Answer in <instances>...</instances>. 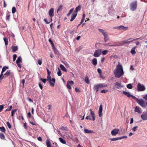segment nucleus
Returning a JSON list of instances; mask_svg holds the SVG:
<instances>
[{
    "label": "nucleus",
    "instance_id": "obj_34",
    "mask_svg": "<svg viewBox=\"0 0 147 147\" xmlns=\"http://www.w3.org/2000/svg\"><path fill=\"white\" fill-rule=\"evenodd\" d=\"M17 111V109H13L12 110L11 115V116H13L14 115L15 113Z\"/></svg>",
    "mask_w": 147,
    "mask_h": 147
},
{
    "label": "nucleus",
    "instance_id": "obj_46",
    "mask_svg": "<svg viewBox=\"0 0 147 147\" xmlns=\"http://www.w3.org/2000/svg\"><path fill=\"white\" fill-rule=\"evenodd\" d=\"M40 80L44 83H45L46 82V80H47L46 79H42V78H40Z\"/></svg>",
    "mask_w": 147,
    "mask_h": 147
},
{
    "label": "nucleus",
    "instance_id": "obj_41",
    "mask_svg": "<svg viewBox=\"0 0 147 147\" xmlns=\"http://www.w3.org/2000/svg\"><path fill=\"white\" fill-rule=\"evenodd\" d=\"M16 7H13L12 9V13H14L16 11Z\"/></svg>",
    "mask_w": 147,
    "mask_h": 147
},
{
    "label": "nucleus",
    "instance_id": "obj_56",
    "mask_svg": "<svg viewBox=\"0 0 147 147\" xmlns=\"http://www.w3.org/2000/svg\"><path fill=\"white\" fill-rule=\"evenodd\" d=\"M86 119H90V120H92V119L91 118V117L90 116H87L86 118Z\"/></svg>",
    "mask_w": 147,
    "mask_h": 147
},
{
    "label": "nucleus",
    "instance_id": "obj_49",
    "mask_svg": "<svg viewBox=\"0 0 147 147\" xmlns=\"http://www.w3.org/2000/svg\"><path fill=\"white\" fill-rule=\"evenodd\" d=\"M107 50H105L102 51V53L103 55H105L108 52Z\"/></svg>",
    "mask_w": 147,
    "mask_h": 147
},
{
    "label": "nucleus",
    "instance_id": "obj_5",
    "mask_svg": "<svg viewBox=\"0 0 147 147\" xmlns=\"http://www.w3.org/2000/svg\"><path fill=\"white\" fill-rule=\"evenodd\" d=\"M113 28L114 29H117L119 30L125 31L128 29V27H124L123 26L120 25L119 26L114 27Z\"/></svg>",
    "mask_w": 147,
    "mask_h": 147
},
{
    "label": "nucleus",
    "instance_id": "obj_35",
    "mask_svg": "<svg viewBox=\"0 0 147 147\" xmlns=\"http://www.w3.org/2000/svg\"><path fill=\"white\" fill-rule=\"evenodd\" d=\"M84 80L85 82L87 84H88L89 83V80L88 78V77L86 76Z\"/></svg>",
    "mask_w": 147,
    "mask_h": 147
},
{
    "label": "nucleus",
    "instance_id": "obj_20",
    "mask_svg": "<svg viewBox=\"0 0 147 147\" xmlns=\"http://www.w3.org/2000/svg\"><path fill=\"white\" fill-rule=\"evenodd\" d=\"M98 30L102 34L103 36H104L108 33L102 29L99 28L98 29Z\"/></svg>",
    "mask_w": 147,
    "mask_h": 147
},
{
    "label": "nucleus",
    "instance_id": "obj_9",
    "mask_svg": "<svg viewBox=\"0 0 147 147\" xmlns=\"http://www.w3.org/2000/svg\"><path fill=\"white\" fill-rule=\"evenodd\" d=\"M49 84L52 87H54L55 83V78H52L51 80L48 81Z\"/></svg>",
    "mask_w": 147,
    "mask_h": 147
},
{
    "label": "nucleus",
    "instance_id": "obj_40",
    "mask_svg": "<svg viewBox=\"0 0 147 147\" xmlns=\"http://www.w3.org/2000/svg\"><path fill=\"white\" fill-rule=\"evenodd\" d=\"M127 87L128 88L131 89L132 88L133 86L131 84H129L127 85Z\"/></svg>",
    "mask_w": 147,
    "mask_h": 147
},
{
    "label": "nucleus",
    "instance_id": "obj_53",
    "mask_svg": "<svg viewBox=\"0 0 147 147\" xmlns=\"http://www.w3.org/2000/svg\"><path fill=\"white\" fill-rule=\"evenodd\" d=\"M38 85H39V86L40 88V89L41 90H42V88H43V86H42V85L41 84L40 82H39V83H38Z\"/></svg>",
    "mask_w": 147,
    "mask_h": 147
},
{
    "label": "nucleus",
    "instance_id": "obj_16",
    "mask_svg": "<svg viewBox=\"0 0 147 147\" xmlns=\"http://www.w3.org/2000/svg\"><path fill=\"white\" fill-rule=\"evenodd\" d=\"M77 15V14L74 12V13L72 14V15H71V18L70 21L71 22H72V21H73L74 20V19L75 18Z\"/></svg>",
    "mask_w": 147,
    "mask_h": 147
},
{
    "label": "nucleus",
    "instance_id": "obj_50",
    "mask_svg": "<svg viewBox=\"0 0 147 147\" xmlns=\"http://www.w3.org/2000/svg\"><path fill=\"white\" fill-rule=\"evenodd\" d=\"M61 74L62 73L61 71L59 69V71L57 72L58 75L59 76H61Z\"/></svg>",
    "mask_w": 147,
    "mask_h": 147
},
{
    "label": "nucleus",
    "instance_id": "obj_58",
    "mask_svg": "<svg viewBox=\"0 0 147 147\" xmlns=\"http://www.w3.org/2000/svg\"><path fill=\"white\" fill-rule=\"evenodd\" d=\"M62 5H60L59 8L58 9L57 12H58L59 11H60L62 9Z\"/></svg>",
    "mask_w": 147,
    "mask_h": 147
},
{
    "label": "nucleus",
    "instance_id": "obj_21",
    "mask_svg": "<svg viewBox=\"0 0 147 147\" xmlns=\"http://www.w3.org/2000/svg\"><path fill=\"white\" fill-rule=\"evenodd\" d=\"M123 94L127 96L128 97H130L131 95L130 94V93L129 92H127L125 91H123Z\"/></svg>",
    "mask_w": 147,
    "mask_h": 147
},
{
    "label": "nucleus",
    "instance_id": "obj_19",
    "mask_svg": "<svg viewBox=\"0 0 147 147\" xmlns=\"http://www.w3.org/2000/svg\"><path fill=\"white\" fill-rule=\"evenodd\" d=\"M98 30L102 34L103 36H104L108 33L102 29L99 28L98 29Z\"/></svg>",
    "mask_w": 147,
    "mask_h": 147
},
{
    "label": "nucleus",
    "instance_id": "obj_3",
    "mask_svg": "<svg viewBox=\"0 0 147 147\" xmlns=\"http://www.w3.org/2000/svg\"><path fill=\"white\" fill-rule=\"evenodd\" d=\"M137 102L142 107L145 108L147 107V102L142 98L139 99Z\"/></svg>",
    "mask_w": 147,
    "mask_h": 147
},
{
    "label": "nucleus",
    "instance_id": "obj_10",
    "mask_svg": "<svg viewBox=\"0 0 147 147\" xmlns=\"http://www.w3.org/2000/svg\"><path fill=\"white\" fill-rule=\"evenodd\" d=\"M48 13L50 17H53L54 15V8H51L49 10Z\"/></svg>",
    "mask_w": 147,
    "mask_h": 147
},
{
    "label": "nucleus",
    "instance_id": "obj_45",
    "mask_svg": "<svg viewBox=\"0 0 147 147\" xmlns=\"http://www.w3.org/2000/svg\"><path fill=\"white\" fill-rule=\"evenodd\" d=\"M115 45V47L121 46L123 45V43L122 42H120L119 44H116Z\"/></svg>",
    "mask_w": 147,
    "mask_h": 147
},
{
    "label": "nucleus",
    "instance_id": "obj_2",
    "mask_svg": "<svg viewBox=\"0 0 147 147\" xmlns=\"http://www.w3.org/2000/svg\"><path fill=\"white\" fill-rule=\"evenodd\" d=\"M107 84H94V86L93 89L94 90L97 92L100 88H101L104 87H107Z\"/></svg>",
    "mask_w": 147,
    "mask_h": 147
},
{
    "label": "nucleus",
    "instance_id": "obj_30",
    "mask_svg": "<svg viewBox=\"0 0 147 147\" xmlns=\"http://www.w3.org/2000/svg\"><path fill=\"white\" fill-rule=\"evenodd\" d=\"M22 62V58L21 57H19L16 61V63Z\"/></svg>",
    "mask_w": 147,
    "mask_h": 147
},
{
    "label": "nucleus",
    "instance_id": "obj_55",
    "mask_svg": "<svg viewBox=\"0 0 147 147\" xmlns=\"http://www.w3.org/2000/svg\"><path fill=\"white\" fill-rule=\"evenodd\" d=\"M108 91V90H103L101 91V93H105Z\"/></svg>",
    "mask_w": 147,
    "mask_h": 147
},
{
    "label": "nucleus",
    "instance_id": "obj_60",
    "mask_svg": "<svg viewBox=\"0 0 147 147\" xmlns=\"http://www.w3.org/2000/svg\"><path fill=\"white\" fill-rule=\"evenodd\" d=\"M138 128V126H135L133 128H132V130L134 131H136V129Z\"/></svg>",
    "mask_w": 147,
    "mask_h": 147
},
{
    "label": "nucleus",
    "instance_id": "obj_28",
    "mask_svg": "<svg viewBox=\"0 0 147 147\" xmlns=\"http://www.w3.org/2000/svg\"><path fill=\"white\" fill-rule=\"evenodd\" d=\"M90 115H92V120L93 121H94L95 119V113H94V111H92L90 112Z\"/></svg>",
    "mask_w": 147,
    "mask_h": 147
},
{
    "label": "nucleus",
    "instance_id": "obj_48",
    "mask_svg": "<svg viewBox=\"0 0 147 147\" xmlns=\"http://www.w3.org/2000/svg\"><path fill=\"white\" fill-rule=\"evenodd\" d=\"M49 41L50 42L52 45V47H54V44L53 43V42H52V40L51 39H49Z\"/></svg>",
    "mask_w": 147,
    "mask_h": 147
},
{
    "label": "nucleus",
    "instance_id": "obj_12",
    "mask_svg": "<svg viewBox=\"0 0 147 147\" xmlns=\"http://www.w3.org/2000/svg\"><path fill=\"white\" fill-rule=\"evenodd\" d=\"M119 131V129H113L111 132V134L112 136H115L118 134Z\"/></svg>",
    "mask_w": 147,
    "mask_h": 147
},
{
    "label": "nucleus",
    "instance_id": "obj_4",
    "mask_svg": "<svg viewBox=\"0 0 147 147\" xmlns=\"http://www.w3.org/2000/svg\"><path fill=\"white\" fill-rule=\"evenodd\" d=\"M137 6V3L136 1L133 2L131 3L130 5V9L131 10L134 11L136 9Z\"/></svg>",
    "mask_w": 147,
    "mask_h": 147
},
{
    "label": "nucleus",
    "instance_id": "obj_1",
    "mask_svg": "<svg viewBox=\"0 0 147 147\" xmlns=\"http://www.w3.org/2000/svg\"><path fill=\"white\" fill-rule=\"evenodd\" d=\"M115 77L119 78L124 74L123 67L119 63L117 65L115 69L113 71Z\"/></svg>",
    "mask_w": 147,
    "mask_h": 147
},
{
    "label": "nucleus",
    "instance_id": "obj_32",
    "mask_svg": "<svg viewBox=\"0 0 147 147\" xmlns=\"http://www.w3.org/2000/svg\"><path fill=\"white\" fill-rule=\"evenodd\" d=\"M59 140L60 142L63 144H65L66 142L62 138H59Z\"/></svg>",
    "mask_w": 147,
    "mask_h": 147
},
{
    "label": "nucleus",
    "instance_id": "obj_44",
    "mask_svg": "<svg viewBox=\"0 0 147 147\" xmlns=\"http://www.w3.org/2000/svg\"><path fill=\"white\" fill-rule=\"evenodd\" d=\"M131 97L133 99L135 100H136L137 102H138V101L139 100V99H138V98H136V97H135V96H134L132 95H131Z\"/></svg>",
    "mask_w": 147,
    "mask_h": 147
},
{
    "label": "nucleus",
    "instance_id": "obj_22",
    "mask_svg": "<svg viewBox=\"0 0 147 147\" xmlns=\"http://www.w3.org/2000/svg\"><path fill=\"white\" fill-rule=\"evenodd\" d=\"M104 36V41L105 42H106L109 39L108 33Z\"/></svg>",
    "mask_w": 147,
    "mask_h": 147
},
{
    "label": "nucleus",
    "instance_id": "obj_26",
    "mask_svg": "<svg viewBox=\"0 0 147 147\" xmlns=\"http://www.w3.org/2000/svg\"><path fill=\"white\" fill-rule=\"evenodd\" d=\"M8 69V67L6 66L3 67L2 68L1 73L3 74V72L5 71L7 69Z\"/></svg>",
    "mask_w": 147,
    "mask_h": 147
},
{
    "label": "nucleus",
    "instance_id": "obj_11",
    "mask_svg": "<svg viewBox=\"0 0 147 147\" xmlns=\"http://www.w3.org/2000/svg\"><path fill=\"white\" fill-rule=\"evenodd\" d=\"M141 118L143 120H147V113L144 112L141 116Z\"/></svg>",
    "mask_w": 147,
    "mask_h": 147
},
{
    "label": "nucleus",
    "instance_id": "obj_52",
    "mask_svg": "<svg viewBox=\"0 0 147 147\" xmlns=\"http://www.w3.org/2000/svg\"><path fill=\"white\" fill-rule=\"evenodd\" d=\"M67 83H68V84H69L72 85H73L74 84V82L73 81H68L67 82Z\"/></svg>",
    "mask_w": 147,
    "mask_h": 147
},
{
    "label": "nucleus",
    "instance_id": "obj_17",
    "mask_svg": "<svg viewBox=\"0 0 147 147\" xmlns=\"http://www.w3.org/2000/svg\"><path fill=\"white\" fill-rule=\"evenodd\" d=\"M81 6L80 5L77 7L76 8V10L74 11V12L77 14L78 11L81 10Z\"/></svg>",
    "mask_w": 147,
    "mask_h": 147
},
{
    "label": "nucleus",
    "instance_id": "obj_64",
    "mask_svg": "<svg viewBox=\"0 0 147 147\" xmlns=\"http://www.w3.org/2000/svg\"><path fill=\"white\" fill-rule=\"evenodd\" d=\"M143 98L145 99V100L147 101V94L144 95L143 97Z\"/></svg>",
    "mask_w": 147,
    "mask_h": 147
},
{
    "label": "nucleus",
    "instance_id": "obj_37",
    "mask_svg": "<svg viewBox=\"0 0 147 147\" xmlns=\"http://www.w3.org/2000/svg\"><path fill=\"white\" fill-rule=\"evenodd\" d=\"M0 131L4 133L5 131V130L4 127L3 126L1 127H0Z\"/></svg>",
    "mask_w": 147,
    "mask_h": 147
},
{
    "label": "nucleus",
    "instance_id": "obj_43",
    "mask_svg": "<svg viewBox=\"0 0 147 147\" xmlns=\"http://www.w3.org/2000/svg\"><path fill=\"white\" fill-rule=\"evenodd\" d=\"M0 138L1 139H5L4 135L3 134H0Z\"/></svg>",
    "mask_w": 147,
    "mask_h": 147
},
{
    "label": "nucleus",
    "instance_id": "obj_25",
    "mask_svg": "<svg viewBox=\"0 0 147 147\" xmlns=\"http://www.w3.org/2000/svg\"><path fill=\"white\" fill-rule=\"evenodd\" d=\"M136 48V47H134L132 48L131 49V53L133 55H135L136 53V51H135V49Z\"/></svg>",
    "mask_w": 147,
    "mask_h": 147
},
{
    "label": "nucleus",
    "instance_id": "obj_13",
    "mask_svg": "<svg viewBox=\"0 0 147 147\" xmlns=\"http://www.w3.org/2000/svg\"><path fill=\"white\" fill-rule=\"evenodd\" d=\"M102 105H100L99 107L98 114L99 116L100 117H101L102 115Z\"/></svg>",
    "mask_w": 147,
    "mask_h": 147
},
{
    "label": "nucleus",
    "instance_id": "obj_8",
    "mask_svg": "<svg viewBox=\"0 0 147 147\" xmlns=\"http://www.w3.org/2000/svg\"><path fill=\"white\" fill-rule=\"evenodd\" d=\"M101 50H96L95 51L93 55L95 57H98L100 56L101 54Z\"/></svg>",
    "mask_w": 147,
    "mask_h": 147
},
{
    "label": "nucleus",
    "instance_id": "obj_6",
    "mask_svg": "<svg viewBox=\"0 0 147 147\" xmlns=\"http://www.w3.org/2000/svg\"><path fill=\"white\" fill-rule=\"evenodd\" d=\"M137 88L138 91H142L145 90V87L143 84H141L140 83L138 84L137 86Z\"/></svg>",
    "mask_w": 147,
    "mask_h": 147
},
{
    "label": "nucleus",
    "instance_id": "obj_62",
    "mask_svg": "<svg viewBox=\"0 0 147 147\" xmlns=\"http://www.w3.org/2000/svg\"><path fill=\"white\" fill-rule=\"evenodd\" d=\"M98 72L100 74H101L102 73V71L100 68H98L97 69Z\"/></svg>",
    "mask_w": 147,
    "mask_h": 147
},
{
    "label": "nucleus",
    "instance_id": "obj_27",
    "mask_svg": "<svg viewBox=\"0 0 147 147\" xmlns=\"http://www.w3.org/2000/svg\"><path fill=\"white\" fill-rule=\"evenodd\" d=\"M60 67L63 71L67 72V71L66 69L63 65L61 64L60 65Z\"/></svg>",
    "mask_w": 147,
    "mask_h": 147
},
{
    "label": "nucleus",
    "instance_id": "obj_63",
    "mask_svg": "<svg viewBox=\"0 0 147 147\" xmlns=\"http://www.w3.org/2000/svg\"><path fill=\"white\" fill-rule=\"evenodd\" d=\"M75 91L76 92H80V90L78 88H75Z\"/></svg>",
    "mask_w": 147,
    "mask_h": 147
},
{
    "label": "nucleus",
    "instance_id": "obj_29",
    "mask_svg": "<svg viewBox=\"0 0 147 147\" xmlns=\"http://www.w3.org/2000/svg\"><path fill=\"white\" fill-rule=\"evenodd\" d=\"M46 144L47 147H51V142L49 139H47L46 141Z\"/></svg>",
    "mask_w": 147,
    "mask_h": 147
},
{
    "label": "nucleus",
    "instance_id": "obj_54",
    "mask_svg": "<svg viewBox=\"0 0 147 147\" xmlns=\"http://www.w3.org/2000/svg\"><path fill=\"white\" fill-rule=\"evenodd\" d=\"M3 74L1 73L0 75V81H1L3 78Z\"/></svg>",
    "mask_w": 147,
    "mask_h": 147
},
{
    "label": "nucleus",
    "instance_id": "obj_59",
    "mask_svg": "<svg viewBox=\"0 0 147 147\" xmlns=\"http://www.w3.org/2000/svg\"><path fill=\"white\" fill-rule=\"evenodd\" d=\"M67 88H68L69 89H71V86L69 84H68V83H67Z\"/></svg>",
    "mask_w": 147,
    "mask_h": 147
},
{
    "label": "nucleus",
    "instance_id": "obj_42",
    "mask_svg": "<svg viewBox=\"0 0 147 147\" xmlns=\"http://www.w3.org/2000/svg\"><path fill=\"white\" fill-rule=\"evenodd\" d=\"M9 12L7 11V12L6 17V19L7 20H9Z\"/></svg>",
    "mask_w": 147,
    "mask_h": 147
},
{
    "label": "nucleus",
    "instance_id": "obj_61",
    "mask_svg": "<svg viewBox=\"0 0 147 147\" xmlns=\"http://www.w3.org/2000/svg\"><path fill=\"white\" fill-rule=\"evenodd\" d=\"M9 75V71L7 70V71L4 74V76H8Z\"/></svg>",
    "mask_w": 147,
    "mask_h": 147
},
{
    "label": "nucleus",
    "instance_id": "obj_14",
    "mask_svg": "<svg viewBox=\"0 0 147 147\" xmlns=\"http://www.w3.org/2000/svg\"><path fill=\"white\" fill-rule=\"evenodd\" d=\"M84 132L85 134L87 133H94V132L93 130H88L87 129L85 128L84 129Z\"/></svg>",
    "mask_w": 147,
    "mask_h": 147
},
{
    "label": "nucleus",
    "instance_id": "obj_15",
    "mask_svg": "<svg viewBox=\"0 0 147 147\" xmlns=\"http://www.w3.org/2000/svg\"><path fill=\"white\" fill-rule=\"evenodd\" d=\"M131 39V38H129V39H128L127 40H124L122 41V42L123 43V45L124 44H129L130 43L132 42V40L129 41H128V40H130V39Z\"/></svg>",
    "mask_w": 147,
    "mask_h": 147
},
{
    "label": "nucleus",
    "instance_id": "obj_18",
    "mask_svg": "<svg viewBox=\"0 0 147 147\" xmlns=\"http://www.w3.org/2000/svg\"><path fill=\"white\" fill-rule=\"evenodd\" d=\"M141 109L140 108H139V107H136L135 108V112H137L138 113H141Z\"/></svg>",
    "mask_w": 147,
    "mask_h": 147
},
{
    "label": "nucleus",
    "instance_id": "obj_36",
    "mask_svg": "<svg viewBox=\"0 0 147 147\" xmlns=\"http://www.w3.org/2000/svg\"><path fill=\"white\" fill-rule=\"evenodd\" d=\"M52 48L54 50L55 53L56 54H57L59 53V52L57 50L55 47V46H54V47H53Z\"/></svg>",
    "mask_w": 147,
    "mask_h": 147
},
{
    "label": "nucleus",
    "instance_id": "obj_31",
    "mask_svg": "<svg viewBox=\"0 0 147 147\" xmlns=\"http://www.w3.org/2000/svg\"><path fill=\"white\" fill-rule=\"evenodd\" d=\"M3 40L5 42V44L6 45H7L8 44V40L7 38L6 37H4L3 38Z\"/></svg>",
    "mask_w": 147,
    "mask_h": 147
},
{
    "label": "nucleus",
    "instance_id": "obj_57",
    "mask_svg": "<svg viewBox=\"0 0 147 147\" xmlns=\"http://www.w3.org/2000/svg\"><path fill=\"white\" fill-rule=\"evenodd\" d=\"M105 45L106 46H108L109 47H115V45H109V43H107L105 44Z\"/></svg>",
    "mask_w": 147,
    "mask_h": 147
},
{
    "label": "nucleus",
    "instance_id": "obj_51",
    "mask_svg": "<svg viewBox=\"0 0 147 147\" xmlns=\"http://www.w3.org/2000/svg\"><path fill=\"white\" fill-rule=\"evenodd\" d=\"M17 57V55L16 54H14L13 55V61H15Z\"/></svg>",
    "mask_w": 147,
    "mask_h": 147
},
{
    "label": "nucleus",
    "instance_id": "obj_33",
    "mask_svg": "<svg viewBox=\"0 0 147 147\" xmlns=\"http://www.w3.org/2000/svg\"><path fill=\"white\" fill-rule=\"evenodd\" d=\"M74 9V8H72L70 10L69 12L67 14V16H68V17L73 12Z\"/></svg>",
    "mask_w": 147,
    "mask_h": 147
},
{
    "label": "nucleus",
    "instance_id": "obj_24",
    "mask_svg": "<svg viewBox=\"0 0 147 147\" xmlns=\"http://www.w3.org/2000/svg\"><path fill=\"white\" fill-rule=\"evenodd\" d=\"M92 63L94 65H97V62L96 59L94 58L92 59Z\"/></svg>",
    "mask_w": 147,
    "mask_h": 147
},
{
    "label": "nucleus",
    "instance_id": "obj_7",
    "mask_svg": "<svg viewBox=\"0 0 147 147\" xmlns=\"http://www.w3.org/2000/svg\"><path fill=\"white\" fill-rule=\"evenodd\" d=\"M114 89L117 88L119 89L123 87L122 86H121V84L119 83L118 82H117L115 83L114 84Z\"/></svg>",
    "mask_w": 147,
    "mask_h": 147
},
{
    "label": "nucleus",
    "instance_id": "obj_23",
    "mask_svg": "<svg viewBox=\"0 0 147 147\" xmlns=\"http://www.w3.org/2000/svg\"><path fill=\"white\" fill-rule=\"evenodd\" d=\"M11 49H12V52H14L18 50V47L17 46H13L11 47Z\"/></svg>",
    "mask_w": 147,
    "mask_h": 147
},
{
    "label": "nucleus",
    "instance_id": "obj_39",
    "mask_svg": "<svg viewBox=\"0 0 147 147\" xmlns=\"http://www.w3.org/2000/svg\"><path fill=\"white\" fill-rule=\"evenodd\" d=\"M37 62H38V64L39 65H41L42 64V59H39L37 61Z\"/></svg>",
    "mask_w": 147,
    "mask_h": 147
},
{
    "label": "nucleus",
    "instance_id": "obj_38",
    "mask_svg": "<svg viewBox=\"0 0 147 147\" xmlns=\"http://www.w3.org/2000/svg\"><path fill=\"white\" fill-rule=\"evenodd\" d=\"M120 140V137L118 138H114L110 139L111 141H117Z\"/></svg>",
    "mask_w": 147,
    "mask_h": 147
},
{
    "label": "nucleus",
    "instance_id": "obj_47",
    "mask_svg": "<svg viewBox=\"0 0 147 147\" xmlns=\"http://www.w3.org/2000/svg\"><path fill=\"white\" fill-rule=\"evenodd\" d=\"M51 79H52L51 77V76L50 75L47 76V80L49 81L51 80Z\"/></svg>",
    "mask_w": 147,
    "mask_h": 147
}]
</instances>
